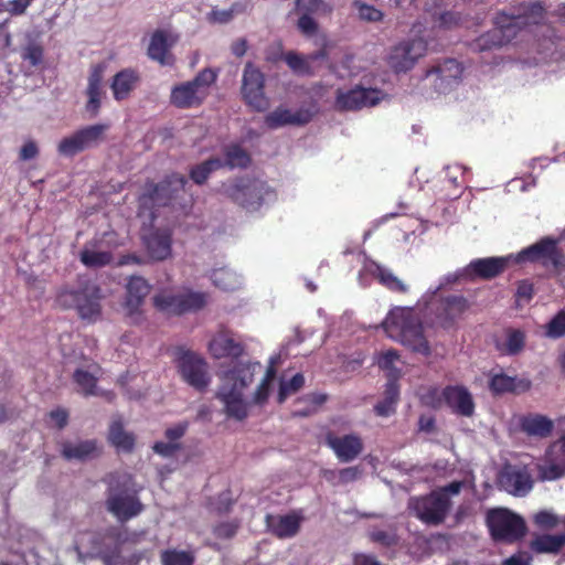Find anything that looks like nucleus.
<instances>
[{"mask_svg": "<svg viewBox=\"0 0 565 565\" xmlns=\"http://www.w3.org/2000/svg\"><path fill=\"white\" fill-rule=\"evenodd\" d=\"M23 58L29 61L31 65L36 66L43 60V49L40 45L31 44L25 49Z\"/></svg>", "mask_w": 565, "mask_h": 565, "instance_id": "nucleus-60", "label": "nucleus"}, {"mask_svg": "<svg viewBox=\"0 0 565 565\" xmlns=\"http://www.w3.org/2000/svg\"><path fill=\"white\" fill-rule=\"evenodd\" d=\"M175 364L181 379L195 388L196 391H204L210 382L206 361L198 353L178 348L175 351Z\"/></svg>", "mask_w": 565, "mask_h": 565, "instance_id": "nucleus-9", "label": "nucleus"}, {"mask_svg": "<svg viewBox=\"0 0 565 565\" xmlns=\"http://www.w3.org/2000/svg\"><path fill=\"white\" fill-rule=\"evenodd\" d=\"M539 479L542 481H553L565 476V467L554 461L545 459L543 463L536 465Z\"/></svg>", "mask_w": 565, "mask_h": 565, "instance_id": "nucleus-49", "label": "nucleus"}, {"mask_svg": "<svg viewBox=\"0 0 565 565\" xmlns=\"http://www.w3.org/2000/svg\"><path fill=\"white\" fill-rule=\"evenodd\" d=\"M141 81L137 70L127 67L117 72L111 81L110 88L115 100L121 102L127 99L137 88Z\"/></svg>", "mask_w": 565, "mask_h": 565, "instance_id": "nucleus-30", "label": "nucleus"}, {"mask_svg": "<svg viewBox=\"0 0 565 565\" xmlns=\"http://www.w3.org/2000/svg\"><path fill=\"white\" fill-rule=\"evenodd\" d=\"M305 385V376L301 373H296L290 380L286 381L284 379L279 382V390L277 395V402L279 404L285 403V401L292 394H296L300 391Z\"/></svg>", "mask_w": 565, "mask_h": 565, "instance_id": "nucleus-47", "label": "nucleus"}, {"mask_svg": "<svg viewBox=\"0 0 565 565\" xmlns=\"http://www.w3.org/2000/svg\"><path fill=\"white\" fill-rule=\"evenodd\" d=\"M300 529V520L294 514L280 516L277 523L273 526V533L279 539H287L295 536Z\"/></svg>", "mask_w": 565, "mask_h": 565, "instance_id": "nucleus-43", "label": "nucleus"}, {"mask_svg": "<svg viewBox=\"0 0 565 565\" xmlns=\"http://www.w3.org/2000/svg\"><path fill=\"white\" fill-rule=\"evenodd\" d=\"M326 444L333 450L341 462H350L363 451V441L355 434L338 436L332 431L326 434Z\"/></svg>", "mask_w": 565, "mask_h": 565, "instance_id": "nucleus-22", "label": "nucleus"}, {"mask_svg": "<svg viewBox=\"0 0 565 565\" xmlns=\"http://www.w3.org/2000/svg\"><path fill=\"white\" fill-rule=\"evenodd\" d=\"M463 67L455 58H446L426 71V77H435V89L438 93L447 90L452 82L459 79Z\"/></svg>", "mask_w": 565, "mask_h": 565, "instance_id": "nucleus-26", "label": "nucleus"}, {"mask_svg": "<svg viewBox=\"0 0 565 565\" xmlns=\"http://www.w3.org/2000/svg\"><path fill=\"white\" fill-rule=\"evenodd\" d=\"M57 151L64 157H74L75 154L85 151L76 131L63 138L57 146Z\"/></svg>", "mask_w": 565, "mask_h": 565, "instance_id": "nucleus-52", "label": "nucleus"}, {"mask_svg": "<svg viewBox=\"0 0 565 565\" xmlns=\"http://www.w3.org/2000/svg\"><path fill=\"white\" fill-rule=\"evenodd\" d=\"M382 92L376 88L356 86L345 93H339L335 107L339 110H359L363 107L374 106L381 100Z\"/></svg>", "mask_w": 565, "mask_h": 565, "instance_id": "nucleus-21", "label": "nucleus"}, {"mask_svg": "<svg viewBox=\"0 0 565 565\" xmlns=\"http://www.w3.org/2000/svg\"><path fill=\"white\" fill-rule=\"evenodd\" d=\"M372 542L377 543L384 547H391L397 544V536L394 532L385 530H374L370 533Z\"/></svg>", "mask_w": 565, "mask_h": 565, "instance_id": "nucleus-56", "label": "nucleus"}, {"mask_svg": "<svg viewBox=\"0 0 565 565\" xmlns=\"http://www.w3.org/2000/svg\"><path fill=\"white\" fill-rule=\"evenodd\" d=\"M235 504V500L232 498V492L230 489L222 491L217 494V497L212 502L213 511L217 515H224L232 511L233 505Z\"/></svg>", "mask_w": 565, "mask_h": 565, "instance_id": "nucleus-54", "label": "nucleus"}, {"mask_svg": "<svg viewBox=\"0 0 565 565\" xmlns=\"http://www.w3.org/2000/svg\"><path fill=\"white\" fill-rule=\"evenodd\" d=\"M468 309L469 302L463 296L450 295L440 301L436 318L441 328L450 329Z\"/></svg>", "mask_w": 565, "mask_h": 565, "instance_id": "nucleus-25", "label": "nucleus"}, {"mask_svg": "<svg viewBox=\"0 0 565 565\" xmlns=\"http://www.w3.org/2000/svg\"><path fill=\"white\" fill-rule=\"evenodd\" d=\"M108 440L117 449L131 452L135 446V437L132 434L125 431L120 420H115L109 427Z\"/></svg>", "mask_w": 565, "mask_h": 565, "instance_id": "nucleus-40", "label": "nucleus"}, {"mask_svg": "<svg viewBox=\"0 0 565 565\" xmlns=\"http://www.w3.org/2000/svg\"><path fill=\"white\" fill-rule=\"evenodd\" d=\"M398 360L399 354L395 349H390L380 355L377 365L386 372L387 381H398L401 370L395 366V362Z\"/></svg>", "mask_w": 565, "mask_h": 565, "instance_id": "nucleus-44", "label": "nucleus"}, {"mask_svg": "<svg viewBox=\"0 0 565 565\" xmlns=\"http://www.w3.org/2000/svg\"><path fill=\"white\" fill-rule=\"evenodd\" d=\"M352 6L356 9L358 17L361 21L375 23L384 19L383 11L372 4H367L361 0H354Z\"/></svg>", "mask_w": 565, "mask_h": 565, "instance_id": "nucleus-50", "label": "nucleus"}, {"mask_svg": "<svg viewBox=\"0 0 565 565\" xmlns=\"http://www.w3.org/2000/svg\"><path fill=\"white\" fill-rule=\"evenodd\" d=\"M188 427V422H181L173 427L167 428L164 431V436L170 443H174L185 435Z\"/></svg>", "mask_w": 565, "mask_h": 565, "instance_id": "nucleus-62", "label": "nucleus"}, {"mask_svg": "<svg viewBox=\"0 0 565 565\" xmlns=\"http://www.w3.org/2000/svg\"><path fill=\"white\" fill-rule=\"evenodd\" d=\"M223 192L232 202L247 211H257L266 196L273 193L270 186L259 179L242 177L224 185Z\"/></svg>", "mask_w": 565, "mask_h": 565, "instance_id": "nucleus-5", "label": "nucleus"}, {"mask_svg": "<svg viewBox=\"0 0 565 565\" xmlns=\"http://www.w3.org/2000/svg\"><path fill=\"white\" fill-rule=\"evenodd\" d=\"M398 399L399 386L397 381H387L384 391V398L374 406L376 415L386 417L395 413Z\"/></svg>", "mask_w": 565, "mask_h": 565, "instance_id": "nucleus-37", "label": "nucleus"}, {"mask_svg": "<svg viewBox=\"0 0 565 565\" xmlns=\"http://www.w3.org/2000/svg\"><path fill=\"white\" fill-rule=\"evenodd\" d=\"M109 129L108 124H95L76 130L84 150L97 147L105 139V132Z\"/></svg>", "mask_w": 565, "mask_h": 565, "instance_id": "nucleus-38", "label": "nucleus"}, {"mask_svg": "<svg viewBox=\"0 0 565 565\" xmlns=\"http://www.w3.org/2000/svg\"><path fill=\"white\" fill-rule=\"evenodd\" d=\"M544 13H545V8L542 2H532V3H529L526 7H524L523 14L518 15L516 18H519V21L522 18H525V19H533L534 22H539L540 20H542L544 18Z\"/></svg>", "mask_w": 565, "mask_h": 565, "instance_id": "nucleus-57", "label": "nucleus"}, {"mask_svg": "<svg viewBox=\"0 0 565 565\" xmlns=\"http://www.w3.org/2000/svg\"><path fill=\"white\" fill-rule=\"evenodd\" d=\"M427 45L422 39L402 41L392 47L387 63L396 73L407 72L425 55Z\"/></svg>", "mask_w": 565, "mask_h": 565, "instance_id": "nucleus-16", "label": "nucleus"}, {"mask_svg": "<svg viewBox=\"0 0 565 565\" xmlns=\"http://www.w3.org/2000/svg\"><path fill=\"white\" fill-rule=\"evenodd\" d=\"M375 277L381 285L393 292H407V286L387 268L377 266Z\"/></svg>", "mask_w": 565, "mask_h": 565, "instance_id": "nucleus-46", "label": "nucleus"}, {"mask_svg": "<svg viewBox=\"0 0 565 565\" xmlns=\"http://www.w3.org/2000/svg\"><path fill=\"white\" fill-rule=\"evenodd\" d=\"M498 480L502 489L516 497L526 495L534 484L525 466H505L499 473Z\"/></svg>", "mask_w": 565, "mask_h": 565, "instance_id": "nucleus-20", "label": "nucleus"}, {"mask_svg": "<svg viewBox=\"0 0 565 565\" xmlns=\"http://www.w3.org/2000/svg\"><path fill=\"white\" fill-rule=\"evenodd\" d=\"M259 363L237 361L233 367L221 376V385L216 398L224 404L227 417L244 420L248 416L247 404L243 401V392L254 381L255 366Z\"/></svg>", "mask_w": 565, "mask_h": 565, "instance_id": "nucleus-1", "label": "nucleus"}, {"mask_svg": "<svg viewBox=\"0 0 565 565\" xmlns=\"http://www.w3.org/2000/svg\"><path fill=\"white\" fill-rule=\"evenodd\" d=\"M382 327L388 338L401 342L412 351L423 355L430 354V347L424 335V328L419 317L413 308L396 307L392 309Z\"/></svg>", "mask_w": 565, "mask_h": 565, "instance_id": "nucleus-2", "label": "nucleus"}, {"mask_svg": "<svg viewBox=\"0 0 565 565\" xmlns=\"http://www.w3.org/2000/svg\"><path fill=\"white\" fill-rule=\"evenodd\" d=\"M106 507L121 522L132 519L142 511V504L136 494L129 493L127 480L117 481L116 484L110 481Z\"/></svg>", "mask_w": 565, "mask_h": 565, "instance_id": "nucleus-13", "label": "nucleus"}, {"mask_svg": "<svg viewBox=\"0 0 565 565\" xmlns=\"http://www.w3.org/2000/svg\"><path fill=\"white\" fill-rule=\"evenodd\" d=\"M211 279L214 286L225 291L235 290L239 285L237 275L225 267L214 269L211 274Z\"/></svg>", "mask_w": 565, "mask_h": 565, "instance_id": "nucleus-45", "label": "nucleus"}, {"mask_svg": "<svg viewBox=\"0 0 565 565\" xmlns=\"http://www.w3.org/2000/svg\"><path fill=\"white\" fill-rule=\"evenodd\" d=\"M223 168V160L212 157L193 166L189 171L190 179L198 185L204 184L210 175Z\"/></svg>", "mask_w": 565, "mask_h": 565, "instance_id": "nucleus-39", "label": "nucleus"}, {"mask_svg": "<svg viewBox=\"0 0 565 565\" xmlns=\"http://www.w3.org/2000/svg\"><path fill=\"white\" fill-rule=\"evenodd\" d=\"M545 335L551 339H559L565 335V310H559L546 324Z\"/></svg>", "mask_w": 565, "mask_h": 565, "instance_id": "nucleus-53", "label": "nucleus"}, {"mask_svg": "<svg viewBox=\"0 0 565 565\" xmlns=\"http://www.w3.org/2000/svg\"><path fill=\"white\" fill-rule=\"evenodd\" d=\"M207 350L216 360L225 358L238 360L245 354L246 345L232 330L221 328L210 340Z\"/></svg>", "mask_w": 565, "mask_h": 565, "instance_id": "nucleus-18", "label": "nucleus"}, {"mask_svg": "<svg viewBox=\"0 0 565 565\" xmlns=\"http://www.w3.org/2000/svg\"><path fill=\"white\" fill-rule=\"evenodd\" d=\"M426 404L438 408L444 401L454 413L470 417L475 412V403L469 391L463 386L448 385L440 395L437 388H430L425 396Z\"/></svg>", "mask_w": 565, "mask_h": 565, "instance_id": "nucleus-11", "label": "nucleus"}, {"mask_svg": "<svg viewBox=\"0 0 565 565\" xmlns=\"http://www.w3.org/2000/svg\"><path fill=\"white\" fill-rule=\"evenodd\" d=\"M520 30L519 18L500 13L495 18L494 26L475 40L473 50L483 52L507 45L516 38Z\"/></svg>", "mask_w": 565, "mask_h": 565, "instance_id": "nucleus-10", "label": "nucleus"}, {"mask_svg": "<svg viewBox=\"0 0 565 565\" xmlns=\"http://www.w3.org/2000/svg\"><path fill=\"white\" fill-rule=\"evenodd\" d=\"M452 501L444 498L435 490L427 494L409 499L408 509L424 524L438 526L446 521Z\"/></svg>", "mask_w": 565, "mask_h": 565, "instance_id": "nucleus-8", "label": "nucleus"}, {"mask_svg": "<svg viewBox=\"0 0 565 565\" xmlns=\"http://www.w3.org/2000/svg\"><path fill=\"white\" fill-rule=\"evenodd\" d=\"M534 295L533 284L527 279L521 280L518 282V288L515 292V297L518 300H525L529 302Z\"/></svg>", "mask_w": 565, "mask_h": 565, "instance_id": "nucleus-63", "label": "nucleus"}, {"mask_svg": "<svg viewBox=\"0 0 565 565\" xmlns=\"http://www.w3.org/2000/svg\"><path fill=\"white\" fill-rule=\"evenodd\" d=\"M312 118V114L308 109H298L291 111L285 107H278L269 113L266 118V125L271 128H278L286 125L303 126L307 125Z\"/></svg>", "mask_w": 565, "mask_h": 565, "instance_id": "nucleus-29", "label": "nucleus"}, {"mask_svg": "<svg viewBox=\"0 0 565 565\" xmlns=\"http://www.w3.org/2000/svg\"><path fill=\"white\" fill-rule=\"evenodd\" d=\"M513 256L484 257L471 260L463 270L455 278L475 280L477 278L490 280L500 276L509 266Z\"/></svg>", "mask_w": 565, "mask_h": 565, "instance_id": "nucleus-17", "label": "nucleus"}, {"mask_svg": "<svg viewBox=\"0 0 565 565\" xmlns=\"http://www.w3.org/2000/svg\"><path fill=\"white\" fill-rule=\"evenodd\" d=\"M224 158L223 168L227 167L230 169H246L252 162L250 154L237 143L225 147Z\"/></svg>", "mask_w": 565, "mask_h": 565, "instance_id": "nucleus-41", "label": "nucleus"}, {"mask_svg": "<svg viewBox=\"0 0 565 565\" xmlns=\"http://www.w3.org/2000/svg\"><path fill=\"white\" fill-rule=\"evenodd\" d=\"M186 184L188 179L179 173L167 175L166 179L159 183L147 181L140 201L142 203L149 201L158 206L170 205L173 200L179 198L181 192L185 191Z\"/></svg>", "mask_w": 565, "mask_h": 565, "instance_id": "nucleus-12", "label": "nucleus"}, {"mask_svg": "<svg viewBox=\"0 0 565 565\" xmlns=\"http://www.w3.org/2000/svg\"><path fill=\"white\" fill-rule=\"evenodd\" d=\"M151 286L140 276H131L126 286L124 308L132 322L137 323L141 317L140 308L150 292Z\"/></svg>", "mask_w": 565, "mask_h": 565, "instance_id": "nucleus-23", "label": "nucleus"}, {"mask_svg": "<svg viewBox=\"0 0 565 565\" xmlns=\"http://www.w3.org/2000/svg\"><path fill=\"white\" fill-rule=\"evenodd\" d=\"M526 343V334L524 331L514 328L504 330V339H495L494 348L500 355L514 356L520 354Z\"/></svg>", "mask_w": 565, "mask_h": 565, "instance_id": "nucleus-35", "label": "nucleus"}, {"mask_svg": "<svg viewBox=\"0 0 565 565\" xmlns=\"http://www.w3.org/2000/svg\"><path fill=\"white\" fill-rule=\"evenodd\" d=\"M39 154V148L35 141L29 140L26 141L19 152V159L22 161H28L36 158Z\"/></svg>", "mask_w": 565, "mask_h": 565, "instance_id": "nucleus-64", "label": "nucleus"}, {"mask_svg": "<svg viewBox=\"0 0 565 565\" xmlns=\"http://www.w3.org/2000/svg\"><path fill=\"white\" fill-rule=\"evenodd\" d=\"M520 429L525 435L537 438H547L554 429V422L547 416L529 413L520 418Z\"/></svg>", "mask_w": 565, "mask_h": 565, "instance_id": "nucleus-33", "label": "nucleus"}, {"mask_svg": "<svg viewBox=\"0 0 565 565\" xmlns=\"http://www.w3.org/2000/svg\"><path fill=\"white\" fill-rule=\"evenodd\" d=\"M216 73L204 68L192 79L175 85L170 95V103L180 109L201 106L210 93V87L216 81Z\"/></svg>", "mask_w": 565, "mask_h": 565, "instance_id": "nucleus-4", "label": "nucleus"}, {"mask_svg": "<svg viewBox=\"0 0 565 565\" xmlns=\"http://www.w3.org/2000/svg\"><path fill=\"white\" fill-rule=\"evenodd\" d=\"M532 522L537 529L550 531L562 523V519L552 510H540L533 514Z\"/></svg>", "mask_w": 565, "mask_h": 565, "instance_id": "nucleus-51", "label": "nucleus"}, {"mask_svg": "<svg viewBox=\"0 0 565 565\" xmlns=\"http://www.w3.org/2000/svg\"><path fill=\"white\" fill-rule=\"evenodd\" d=\"M486 523L491 537L495 542L514 543L526 534L524 519L509 509L497 508L489 510Z\"/></svg>", "mask_w": 565, "mask_h": 565, "instance_id": "nucleus-6", "label": "nucleus"}, {"mask_svg": "<svg viewBox=\"0 0 565 565\" xmlns=\"http://www.w3.org/2000/svg\"><path fill=\"white\" fill-rule=\"evenodd\" d=\"M172 44L173 41H169V35L166 31L156 30L151 35L147 54L149 58L162 66L172 65L174 62L173 55L170 52Z\"/></svg>", "mask_w": 565, "mask_h": 565, "instance_id": "nucleus-31", "label": "nucleus"}, {"mask_svg": "<svg viewBox=\"0 0 565 565\" xmlns=\"http://www.w3.org/2000/svg\"><path fill=\"white\" fill-rule=\"evenodd\" d=\"M239 525L238 520L221 522L214 526L213 534L217 539L230 540L236 535Z\"/></svg>", "mask_w": 565, "mask_h": 565, "instance_id": "nucleus-55", "label": "nucleus"}, {"mask_svg": "<svg viewBox=\"0 0 565 565\" xmlns=\"http://www.w3.org/2000/svg\"><path fill=\"white\" fill-rule=\"evenodd\" d=\"M531 387L532 382L527 377L510 376L504 372H490L489 374V390L493 395L522 394L530 391Z\"/></svg>", "mask_w": 565, "mask_h": 565, "instance_id": "nucleus-27", "label": "nucleus"}, {"mask_svg": "<svg viewBox=\"0 0 565 565\" xmlns=\"http://www.w3.org/2000/svg\"><path fill=\"white\" fill-rule=\"evenodd\" d=\"M100 287L90 279H78L74 286L62 287L55 302L63 309H75L81 319L97 321L102 316Z\"/></svg>", "mask_w": 565, "mask_h": 565, "instance_id": "nucleus-3", "label": "nucleus"}, {"mask_svg": "<svg viewBox=\"0 0 565 565\" xmlns=\"http://www.w3.org/2000/svg\"><path fill=\"white\" fill-rule=\"evenodd\" d=\"M79 259L88 268H102L111 263L113 254L107 250H94L85 246L79 253Z\"/></svg>", "mask_w": 565, "mask_h": 565, "instance_id": "nucleus-42", "label": "nucleus"}, {"mask_svg": "<svg viewBox=\"0 0 565 565\" xmlns=\"http://www.w3.org/2000/svg\"><path fill=\"white\" fill-rule=\"evenodd\" d=\"M295 11L297 12V29L307 36H315L319 31V23L315 19L316 15L330 14L332 7L324 0H296Z\"/></svg>", "mask_w": 565, "mask_h": 565, "instance_id": "nucleus-15", "label": "nucleus"}, {"mask_svg": "<svg viewBox=\"0 0 565 565\" xmlns=\"http://www.w3.org/2000/svg\"><path fill=\"white\" fill-rule=\"evenodd\" d=\"M461 20V17L459 13L454 11H446L439 14L437 22L438 25L445 29H451L454 26H457Z\"/></svg>", "mask_w": 565, "mask_h": 565, "instance_id": "nucleus-61", "label": "nucleus"}, {"mask_svg": "<svg viewBox=\"0 0 565 565\" xmlns=\"http://www.w3.org/2000/svg\"><path fill=\"white\" fill-rule=\"evenodd\" d=\"M102 372V367L97 363H92L88 369L78 367L73 373V382L77 386V392L83 396L99 395L97 382Z\"/></svg>", "mask_w": 565, "mask_h": 565, "instance_id": "nucleus-34", "label": "nucleus"}, {"mask_svg": "<svg viewBox=\"0 0 565 565\" xmlns=\"http://www.w3.org/2000/svg\"><path fill=\"white\" fill-rule=\"evenodd\" d=\"M265 76L258 67L248 62L242 78V95L247 105L257 111L268 108L269 102L265 96Z\"/></svg>", "mask_w": 565, "mask_h": 565, "instance_id": "nucleus-14", "label": "nucleus"}, {"mask_svg": "<svg viewBox=\"0 0 565 565\" xmlns=\"http://www.w3.org/2000/svg\"><path fill=\"white\" fill-rule=\"evenodd\" d=\"M105 68L106 67L103 63H98L93 65L89 70L87 87L85 90V95L87 96L85 110L90 118H95L99 114L102 107V98L105 95L103 85Z\"/></svg>", "mask_w": 565, "mask_h": 565, "instance_id": "nucleus-24", "label": "nucleus"}, {"mask_svg": "<svg viewBox=\"0 0 565 565\" xmlns=\"http://www.w3.org/2000/svg\"><path fill=\"white\" fill-rule=\"evenodd\" d=\"M209 294L184 289L180 292L163 291L153 297V306L172 316H182L202 310L209 302Z\"/></svg>", "mask_w": 565, "mask_h": 565, "instance_id": "nucleus-7", "label": "nucleus"}, {"mask_svg": "<svg viewBox=\"0 0 565 565\" xmlns=\"http://www.w3.org/2000/svg\"><path fill=\"white\" fill-rule=\"evenodd\" d=\"M102 455V446L97 439L64 441L61 445V456L67 461H87Z\"/></svg>", "mask_w": 565, "mask_h": 565, "instance_id": "nucleus-28", "label": "nucleus"}, {"mask_svg": "<svg viewBox=\"0 0 565 565\" xmlns=\"http://www.w3.org/2000/svg\"><path fill=\"white\" fill-rule=\"evenodd\" d=\"M327 57V53L324 50H320L318 52L301 55L295 51H288L282 55L284 61L288 65V67L297 75L310 76L313 75V70L311 67V62L317 60H323Z\"/></svg>", "mask_w": 565, "mask_h": 565, "instance_id": "nucleus-36", "label": "nucleus"}, {"mask_svg": "<svg viewBox=\"0 0 565 565\" xmlns=\"http://www.w3.org/2000/svg\"><path fill=\"white\" fill-rule=\"evenodd\" d=\"M237 4H233L228 10H212L209 20L214 23H228L234 18Z\"/></svg>", "mask_w": 565, "mask_h": 565, "instance_id": "nucleus-59", "label": "nucleus"}, {"mask_svg": "<svg viewBox=\"0 0 565 565\" xmlns=\"http://www.w3.org/2000/svg\"><path fill=\"white\" fill-rule=\"evenodd\" d=\"M152 449L156 454L164 457L170 458L173 457L174 454L181 449V445L179 443H164V441H157L152 446Z\"/></svg>", "mask_w": 565, "mask_h": 565, "instance_id": "nucleus-58", "label": "nucleus"}, {"mask_svg": "<svg viewBox=\"0 0 565 565\" xmlns=\"http://www.w3.org/2000/svg\"><path fill=\"white\" fill-rule=\"evenodd\" d=\"M160 561L162 565H193L195 558L191 552L168 548L160 553Z\"/></svg>", "mask_w": 565, "mask_h": 565, "instance_id": "nucleus-48", "label": "nucleus"}, {"mask_svg": "<svg viewBox=\"0 0 565 565\" xmlns=\"http://www.w3.org/2000/svg\"><path fill=\"white\" fill-rule=\"evenodd\" d=\"M562 252L557 247V239L543 237L537 243L522 249L514 258L515 263L542 262L544 265L552 264L554 267L561 265Z\"/></svg>", "mask_w": 565, "mask_h": 565, "instance_id": "nucleus-19", "label": "nucleus"}, {"mask_svg": "<svg viewBox=\"0 0 565 565\" xmlns=\"http://www.w3.org/2000/svg\"><path fill=\"white\" fill-rule=\"evenodd\" d=\"M172 235L167 230H154L145 237L149 256L156 260H164L171 256Z\"/></svg>", "mask_w": 565, "mask_h": 565, "instance_id": "nucleus-32", "label": "nucleus"}]
</instances>
